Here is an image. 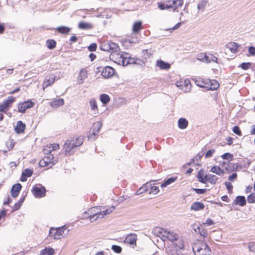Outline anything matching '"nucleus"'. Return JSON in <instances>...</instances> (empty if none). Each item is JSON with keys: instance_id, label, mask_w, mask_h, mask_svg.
Wrapping results in <instances>:
<instances>
[{"instance_id": "37998d69", "label": "nucleus", "mask_w": 255, "mask_h": 255, "mask_svg": "<svg viewBox=\"0 0 255 255\" xmlns=\"http://www.w3.org/2000/svg\"><path fill=\"white\" fill-rule=\"evenodd\" d=\"M100 100L104 104H107L110 101V97L105 94H103L100 96Z\"/></svg>"}, {"instance_id": "c03bdc74", "label": "nucleus", "mask_w": 255, "mask_h": 255, "mask_svg": "<svg viewBox=\"0 0 255 255\" xmlns=\"http://www.w3.org/2000/svg\"><path fill=\"white\" fill-rule=\"evenodd\" d=\"M166 229L161 228H156L155 229V233L158 236H161L163 238L164 236V233H165Z\"/></svg>"}, {"instance_id": "72a5a7b5", "label": "nucleus", "mask_w": 255, "mask_h": 255, "mask_svg": "<svg viewBox=\"0 0 255 255\" xmlns=\"http://www.w3.org/2000/svg\"><path fill=\"white\" fill-rule=\"evenodd\" d=\"M150 187V183H146V184L143 185L141 187H140L137 191L136 194L139 195L144 192H147L149 190V188Z\"/></svg>"}, {"instance_id": "9d476101", "label": "nucleus", "mask_w": 255, "mask_h": 255, "mask_svg": "<svg viewBox=\"0 0 255 255\" xmlns=\"http://www.w3.org/2000/svg\"><path fill=\"white\" fill-rule=\"evenodd\" d=\"M15 101V98L12 96L8 97L6 101L0 104V111L6 113L10 107L11 105Z\"/></svg>"}, {"instance_id": "39448f33", "label": "nucleus", "mask_w": 255, "mask_h": 255, "mask_svg": "<svg viewBox=\"0 0 255 255\" xmlns=\"http://www.w3.org/2000/svg\"><path fill=\"white\" fill-rule=\"evenodd\" d=\"M197 81L195 82V84L197 86L200 87L206 88L208 90H215L217 89L219 87V83L215 80L207 79L206 80L205 85L197 84Z\"/></svg>"}, {"instance_id": "4468645a", "label": "nucleus", "mask_w": 255, "mask_h": 255, "mask_svg": "<svg viewBox=\"0 0 255 255\" xmlns=\"http://www.w3.org/2000/svg\"><path fill=\"white\" fill-rule=\"evenodd\" d=\"M115 72V69L113 67L106 66L103 69L101 74L104 77L109 78L113 76Z\"/></svg>"}, {"instance_id": "3c124183", "label": "nucleus", "mask_w": 255, "mask_h": 255, "mask_svg": "<svg viewBox=\"0 0 255 255\" xmlns=\"http://www.w3.org/2000/svg\"><path fill=\"white\" fill-rule=\"evenodd\" d=\"M247 201L249 203H255V193H252L247 197Z\"/></svg>"}, {"instance_id": "338daca9", "label": "nucleus", "mask_w": 255, "mask_h": 255, "mask_svg": "<svg viewBox=\"0 0 255 255\" xmlns=\"http://www.w3.org/2000/svg\"><path fill=\"white\" fill-rule=\"evenodd\" d=\"M96 48H97V45L96 43H92L88 47V49L90 51H94L96 50Z\"/></svg>"}, {"instance_id": "a19ab883", "label": "nucleus", "mask_w": 255, "mask_h": 255, "mask_svg": "<svg viewBox=\"0 0 255 255\" xmlns=\"http://www.w3.org/2000/svg\"><path fill=\"white\" fill-rule=\"evenodd\" d=\"M56 29L59 32L62 34H67L70 31V28L66 26H59Z\"/></svg>"}, {"instance_id": "0e129e2a", "label": "nucleus", "mask_w": 255, "mask_h": 255, "mask_svg": "<svg viewBox=\"0 0 255 255\" xmlns=\"http://www.w3.org/2000/svg\"><path fill=\"white\" fill-rule=\"evenodd\" d=\"M59 145L57 143L50 144L48 147V148H51V149H52V151L56 150L59 149Z\"/></svg>"}, {"instance_id": "b1692460", "label": "nucleus", "mask_w": 255, "mask_h": 255, "mask_svg": "<svg viewBox=\"0 0 255 255\" xmlns=\"http://www.w3.org/2000/svg\"><path fill=\"white\" fill-rule=\"evenodd\" d=\"M206 183L208 181L211 184L214 185L216 184L218 178L215 175L213 174H206Z\"/></svg>"}, {"instance_id": "0eeeda50", "label": "nucleus", "mask_w": 255, "mask_h": 255, "mask_svg": "<svg viewBox=\"0 0 255 255\" xmlns=\"http://www.w3.org/2000/svg\"><path fill=\"white\" fill-rule=\"evenodd\" d=\"M176 85L184 92H188L191 89V84L188 79L177 81Z\"/></svg>"}, {"instance_id": "7ed1b4c3", "label": "nucleus", "mask_w": 255, "mask_h": 255, "mask_svg": "<svg viewBox=\"0 0 255 255\" xmlns=\"http://www.w3.org/2000/svg\"><path fill=\"white\" fill-rule=\"evenodd\" d=\"M100 48L103 51L111 53V54L119 50V47L117 44L110 41L102 42L100 45Z\"/></svg>"}, {"instance_id": "bb28decb", "label": "nucleus", "mask_w": 255, "mask_h": 255, "mask_svg": "<svg viewBox=\"0 0 255 255\" xmlns=\"http://www.w3.org/2000/svg\"><path fill=\"white\" fill-rule=\"evenodd\" d=\"M71 145L75 146V147L81 145L83 142V137L80 136L76 139H69Z\"/></svg>"}, {"instance_id": "58836bf2", "label": "nucleus", "mask_w": 255, "mask_h": 255, "mask_svg": "<svg viewBox=\"0 0 255 255\" xmlns=\"http://www.w3.org/2000/svg\"><path fill=\"white\" fill-rule=\"evenodd\" d=\"M171 4L173 5V11H175L177 8L183 5V1L182 0H174L172 1Z\"/></svg>"}, {"instance_id": "774afa93", "label": "nucleus", "mask_w": 255, "mask_h": 255, "mask_svg": "<svg viewBox=\"0 0 255 255\" xmlns=\"http://www.w3.org/2000/svg\"><path fill=\"white\" fill-rule=\"evenodd\" d=\"M215 152V149H211V150H209L208 151H207V152H206V154H205V157L206 158H208V157H211L212 155V154L213 153H214Z\"/></svg>"}, {"instance_id": "7c9ffc66", "label": "nucleus", "mask_w": 255, "mask_h": 255, "mask_svg": "<svg viewBox=\"0 0 255 255\" xmlns=\"http://www.w3.org/2000/svg\"><path fill=\"white\" fill-rule=\"evenodd\" d=\"M64 103V100L63 99H58L51 102L50 105L52 108H56L59 106H62Z\"/></svg>"}, {"instance_id": "4be33fe9", "label": "nucleus", "mask_w": 255, "mask_h": 255, "mask_svg": "<svg viewBox=\"0 0 255 255\" xmlns=\"http://www.w3.org/2000/svg\"><path fill=\"white\" fill-rule=\"evenodd\" d=\"M174 247L173 248L183 250L184 248V243L181 239L178 236V239L175 240L173 242Z\"/></svg>"}, {"instance_id": "c9c22d12", "label": "nucleus", "mask_w": 255, "mask_h": 255, "mask_svg": "<svg viewBox=\"0 0 255 255\" xmlns=\"http://www.w3.org/2000/svg\"><path fill=\"white\" fill-rule=\"evenodd\" d=\"M90 106L91 107V109L94 112L95 114H97L98 113V108L96 102V100L94 99H91L90 102Z\"/></svg>"}, {"instance_id": "ea45409f", "label": "nucleus", "mask_w": 255, "mask_h": 255, "mask_svg": "<svg viewBox=\"0 0 255 255\" xmlns=\"http://www.w3.org/2000/svg\"><path fill=\"white\" fill-rule=\"evenodd\" d=\"M149 194H152L153 195H156L159 191V188L157 186H152V184L150 183V187L149 188Z\"/></svg>"}, {"instance_id": "09e8293b", "label": "nucleus", "mask_w": 255, "mask_h": 255, "mask_svg": "<svg viewBox=\"0 0 255 255\" xmlns=\"http://www.w3.org/2000/svg\"><path fill=\"white\" fill-rule=\"evenodd\" d=\"M181 250L172 248L169 252L170 255H183Z\"/></svg>"}, {"instance_id": "9b49d317", "label": "nucleus", "mask_w": 255, "mask_h": 255, "mask_svg": "<svg viewBox=\"0 0 255 255\" xmlns=\"http://www.w3.org/2000/svg\"><path fill=\"white\" fill-rule=\"evenodd\" d=\"M34 103L31 101H27L18 105V111L21 113H24L26 109L33 107Z\"/></svg>"}, {"instance_id": "2f4dec72", "label": "nucleus", "mask_w": 255, "mask_h": 255, "mask_svg": "<svg viewBox=\"0 0 255 255\" xmlns=\"http://www.w3.org/2000/svg\"><path fill=\"white\" fill-rule=\"evenodd\" d=\"M188 125V121L185 118H180L178 121V126L180 129L186 128Z\"/></svg>"}, {"instance_id": "052dcab7", "label": "nucleus", "mask_w": 255, "mask_h": 255, "mask_svg": "<svg viewBox=\"0 0 255 255\" xmlns=\"http://www.w3.org/2000/svg\"><path fill=\"white\" fill-rule=\"evenodd\" d=\"M207 1L206 0H203L200 3L198 4V8L199 9H203L207 3Z\"/></svg>"}, {"instance_id": "1a4fd4ad", "label": "nucleus", "mask_w": 255, "mask_h": 255, "mask_svg": "<svg viewBox=\"0 0 255 255\" xmlns=\"http://www.w3.org/2000/svg\"><path fill=\"white\" fill-rule=\"evenodd\" d=\"M115 209V207L114 206H111L109 208L104 209V208L102 206L94 207L91 208L89 210V212L91 213H93L92 211H96V210H99L100 213L103 215V218L107 215H109L112 213Z\"/></svg>"}, {"instance_id": "e433bc0d", "label": "nucleus", "mask_w": 255, "mask_h": 255, "mask_svg": "<svg viewBox=\"0 0 255 255\" xmlns=\"http://www.w3.org/2000/svg\"><path fill=\"white\" fill-rule=\"evenodd\" d=\"M78 27L82 29H89L93 28V24L91 23L80 22Z\"/></svg>"}, {"instance_id": "ddd939ff", "label": "nucleus", "mask_w": 255, "mask_h": 255, "mask_svg": "<svg viewBox=\"0 0 255 255\" xmlns=\"http://www.w3.org/2000/svg\"><path fill=\"white\" fill-rule=\"evenodd\" d=\"M178 235L174 232L166 230L163 240H167L173 242L178 239Z\"/></svg>"}, {"instance_id": "dca6fc26", "label": "nucleus", "mask_w": 255, "mask_h": 255, "mask_svg": "<svg viewBox=\"0 0 255 255\" xmlns=\"http://www.w3.org/2000/svg\"><path fill=\"white\" fill-rule=\"evenodd\" d=\"M136 235L135 234H130L127 236L125 242L126 243L129 244L131 245H136Z\"/></svg>"}, {"instance_id": "a18cd8bd", "label": "nucleus", "mask_w": 255, "mask_h": 255, "mask_svg": "<svg viewBox=\"0 0 255 255\" xmlns=\"http://www.w3.org/2000/svg\"><path fill=\"white\" fill-rule=\"evenodd\" d=\"M141 28V22L137 21L134 23L132 27V31L134 32H138Z\"/></svg>"}, {"instance_id": "69168bd1", "label": "nucleus", "mask_w": 255, "mask_h": 255, "mask_svg": "<svg viewBox=\"0 0 255 255\" xmlns=\"http://www.w3.org/2000/svg\"><path fill=\"white\" fill-rule=\"evenodd\" d=\"M249 53L251 56L255 55V47L253 46H251L249 47L248 50Z\"/></svg>"}, {"instance_id": "5fc2aeb1", "label": "nucleus", "mask_w": 255, "mask_h": 255, "mask_svg": "<svg viewBox=\"0 0 255 255\" xmlns=\"http://www.w3.org/2000/svg\"><path fill=\"white\" fill-rule=\"evenodd\" d=\"M33 171L30 169H25L23 172V175H25L27 177H30L32 175Z\"/></svg>"}, {"instance_id": "864d4df0", "label": "nucleus", "mask_w": 255, "mask_h": 255, "mask_svg": "<svg viewBox=\"0 0 255 255\" xmlns=\"http://www.w3.org/2000/svg\"><path fill=\"white\" fill-rule=\"evenodd\" d=\"M173 5L170 4H162V3H159L158 4V7L161 9L163 10L165 9H168L169 8L172 7Z\"/></svg>"}, {"instance_id": "20e7f679", "label": "nucleus", "mask_w": 255, "mask_h": 255, "mask_svg": "<svg viewBox=\"0 0 255 255\" xmlns=\"http://www.w3.org/2000/svg\"><path fill=\"white\" fill-rule=\"evenodd\" d=\"M66 230V228H65V226L56 229L51 228L49 231V236L55 240L60 239L64 235H66L68 234L69 230H66Z\"/></svg>"}, {"instance_id": "603ef678", "label": "nucleus", "mask_w": 255, "mask_h": 255, "mask_svg": "<svg viewBox=\"0 0 255 255\" xmlns=\"http://www.w3.org/2000/svg\"><path fill=\"white\" fill-rule=\"evenodd\" d=\"M206 56L207 54L201 53L198 54L197 59L201 62H205Z\"/></svg>"}, {"instance_id": "680f3d73", "label": "nucleus", "mask_w": 255, "mask_h": 255, "mask_svg": "<svg viewBox=\"0 0 255 255\" xmlns=\"http://www.w3.org/2000/svg\"><path fill=\"white\" fill-rule=\"evenodd\" d=\"M251 65V63H243L241 65V68L244 70H247L249 68L250 65Z\"/></svg>"}, {"instance_id": "f704fd0d", "label": "nucleus", "mask_w": 255, "mask_h": 255, "mask_svg": "<svg viewBox=\"0 0 255 255\" xmlns=\"http://www.w3.org/2000/svg\"><path fill=\"white\" fill-rule=\"evenodd\" d=\"M205 175L203 169L200 170L197 176L198 181L202 183H206Z\"/></svg>"}, {"instance_id": "de8ad7c7", "label": "nucleus", "mask_w": 255, "mask_h": 255, "mask_svg": "<svg viewBox=\"0 0 255 255\" xmlns=\"http://www.w3.org/2000/svg\"><path fill=\"white\" fill-rule=\"evenodd\" d=\"M102 123L100 122H96L93 124L92 129L96 131L97 133H99L102 127Z\"/></svg>"}, {"instance_id": "4d7b16f0", "label": "nucleus", "mask_w": 255, "mask_h": 255, "mask_svg": "<svg viewBox=\"0 0 255 255\" xmlns=\"http://www.w3.org/2000/svg\"><path fill=\"white\" fill-rule=\"evenodd\" d=\"M222 158L224 159H232L233 155L230 153H226L222 155Z\"/></svg>"}, {"instance_id": "5701e85b", "label": "nucleus", "mask_w": 255, "mask_h": 255, "mask_svg": "<svg viewBox=\"0 0 255 255\" xmlns=\"http://www.w3.org/2000/svg\"><path fill=\"white\" fill-rule=\"evenodd\" d=\"M237 167V164L228 162L227 163V166H225L224 170V171H226L227 173H230L233 171Z\"/></svg>"}, {"instance_id": "4c0bfd02", "label": "nucleus", "mask_w": 255, "mask_h": 255, "mask_svg": "<svg viewBox=\"0 0 255 255\" xmlns=\"http://www.w3.org/2000/svg\"><path fill=\"white\" fill-rule=\"evenodd\" d=\"M235 204H238L241 206H244L246 204V198L244 196H239L237 197Z\"/></svg>"}, {"instance_id": "f03ea898", "label": "nucleus", "mask_w": 255, "mask_h": 255, "mask_svg": "<svg viewBox=\"0 0 255 255\" xmlns=\"http://www.w3.org/2000/svg\"><path fill=\"white\" fill-rule=\"evenodd\" d=\"M120 50L113 52L110 54V59L119 65L124 66L125 62V58L126 56H128V54L126 53L120 52Z\"/></svg>"}, {"instance_id": "f257e3e1", "label": "nucleus", "mask_w": 255, "mask_h": 255, "mask_svg": "<svg viewBox=\"0 0 255 255\" xmlns=\"http://www.w3.org/2000/svg\"><path fill=\"white\" fill-rule=\"evenodd\" d=\"M195 255H210V250L207 245L200 241H196L192 246Z\"/></svg>"}, {"instance_id": "a211bd4d", "label": "nucleus", "mask_w": 255, "mask_h": 255, "mask_svg": "<svg viewBox=\"0 0 255 255\" xmlns=\"http://www.w3.org/2000/svg\"><path fill=\"white\" fill-rule=\"evenodd\" d=\"M87 71L85 69H82L79 73V75L78 78V83L81 84L84 80L87 78Z\"/></svg>"}, {"instance_id": "8fccbe9b", "label": "nucleus", "mask_w": 255, "mask_h": 255, "mask_svg": "<svg viewBox=\"0 0 255 255\" xmlns=\"http://www.w3.org/2000/svg\"><path fill=\"white\" fill-rule=\"evenodd\" d=\"M135 63V60L134 59L129 57L128 55L126 56L124 66H127L128 64H134Z\"/></svg>"}, {"instance_id": "c756f323", "label": "nucleus", "mask_w": 255, "mask_h": 255, "mask_svg": "<svg viewBox=\"0 0 255 255\" xmlns=\"http://www.w3.org/2000/svg\"><path fill=\"white\" fill-rule=\"evenodd\" d=\"M204 208V205L200 202H196L192 204L191 206V210L194 211H199L203 210Z\"/></svg>"}, {"instance_id": "c85d7f7f", "label": "nucleus", "mask_w": 255, "mask_h": 255, "mask_svg": "<svg viewBox=\"0 0 255 255\" xmlns=\"http://www.w3.org/2000/svg\"><path fill=\"white\" fill-rule=\"evenodd\" d=\"M156 65L163 70H168L170 68V65L168 63L165 62L161 60L157 61Z\"/></svg>"}, {"instance_id": "a878e982", "label": "nucleus", "mask_w": 255, "mask_h": 255, "mask_svg": "<svg viewBox=\"0 0 255 255\" xmlns=\"http://www.w3.org/2000/svg\"><path fill=\"white\" fill-rule=\"evenodd\" d=\"M177 179V176H172L168 178L166 180H165L163 183L161 185V188H164L167 186L168 185L173 183L175 182Z\"/></svg>"}, {"instance_id": "bf43d9fd", "label": "nucleus", "mask_w": 255, "mask_h": 255, "mask_svg": "<svg viewBox=\"0 0 255 255\" xmlns=\"http://www.w3.org/2000/svg\"><path fill=\"white\" fill-rule=\"evenodd\" d=\"M112 249L117 253H120L122 252V248L118 246L113 245Z\"/></svg>"}, {"instance_id": "412c9836", "label": "nucleus", "mask_w": 255, "mask_h": 255, "mask_svg": "<svg viewBox=\"0 0 255 255\" xmlns=\"http://www.w3.org/2000/svg\"><path fill=\"white\" fill-rule=\"evenodd\" d=\"M54 81L55 76H53V75L47 76L43 84V88L44 89L45 87H47L53 84Z\"/></svg>"}, {"instance_id": "6e6552de", "label": "nucleus", "mask_w": 255, "mask_h": 255, "mask_svg": "<svg viewBox=\"0 0 255 255\" xmlns=\"http://www.w3.org/2000/svg\"><path fill=\"white\" fill-rule=\"evenodd\" d=\"M93 213H91L89 212V210L86 211L84 213V216L83 218H89L91 222H94L99 219L103 218V215L100 213L99 210H96V211H92Z\"/></svg>"}, {"instance_id": "6e6d98bb", "label": "nucleus", "mask_w": 255, "mask_h": 255, "mask_svg": "<svg viewBox=\"0 0 255 255\" xmlns=\"http://www.w3.org/2000/svg\"><path fill=\"white\" fill-rule=\"evenodd\" d=\"M98 133H97V132L95 130H93L92 129V133H90L88 135V139L89 140H93L95 139L96 138V136Z\"/></svg>"}, {"instance_id": "2eb2a0df", "label": "nucleus", "mask_w": 255, "mask_h": 255, "mask_svg": "<svg viewBox=\"0 0 255 255\" xmlns=\"http://www.w3.org/2000/svg\"><path fill=\"white\" fill-rule=\"evenodd\" d=\"M21 185L19 183H17L12 186L11 189V195L13 198L16 197L21 189Z\"/></svg>"}, {"instance_id": "423d86ee", "label": "nucleus", "mask_w": 255, "mask_h": 255, "mask_svg": "<svg viewBox=\"0 0 255 255\" xmlns=\"http://www.w3.org/2000/svg\"><path fill=\"white\" fill-rule=\"evenodd\" d=\"M57 161L54 159V157L53 155L48 154L40 161L39 165L42 167L49 166L51 167Z\"/></svg>"}, {"instance_id": "49530a36", "label": "nucleus", "mask_w": 255, "mask_h": 255, "mask_svg": "<svg viewBox=\"0 0 255 255\" xmlns=\"http://www.w3.org/2000/svg\"><path fill=\"white\" fill-rule=\"evenodd\" d=\"M56 43L55 40L51 39L46 41L47 47L50 49H53L56 47Z\"/></svg>"}, {"instance_id": "473e14b6", "label": "nucleus", "mask_w": 255, "mask_h": 255, "mask_svg": "<svg viewBox=\"0 0 255 255\" xmlns=\"http://www.w3.org/2000/svg\"><path fill=\"white\" fill-rule=\"evenodd\" d=\"M211 62L218 63V58L213 54L209 53L207 54L205 63H209Z\"/></svg>"}, {"instance_id": "f8f14e48", "label": "nucleus", "mask_w": 255, "mask_h": 255, "mask_svg": "<svg viewBox=\"0 0 255 255\" xmlns=\"http://www.w3.org/2000/svg\"><path fill=\"white\" fill-rule=\"evenodd\" d=\"M32 192L35 197L40 198L45 196L46 190L44 187L35 186L33 188Z\"/></svg>"}, {"instance_id": "e2e57ef3", "label": "nucleus", "mask_w": 255, "mask_h": 255, "mask_svg": "<svg viewBox=\"0 0 255 255\" xmlns=\"http://www.w3.org/2000/svg\"><path fill=\"white\" fill-rule=\"evenodd\" d=\"M233 131L238 134V135H241V131L239 128L237 126H235L233 128Z\"/></svg>"}, {"instance_id": "aec40b11", "label": "nucleus", "mask_w": 255, "mask_h": 255, "mask_svg": "<svg viewBox=\"0 0 255 255\" xmlns=\"http://www.w3.org/2000/svg\"><path fill=\"white\" fill-rule=\"evenodd\" d=\"M25 128V125L22 122L18 121L16 126L14 128L15 131L17 133H21L24 132Z\"/></svg>"}, {"instance_id": "f3484780", "label": "nucleus", "mask_w": 255, "mask_h": 255, "mask_svg": "<svg viewBox=\"0 0 255 255\" xmlns=\"http://www.w3.org/2000/svg\"><path fill=\"white\" fill-rule=\"evenodd\" d=\"M194 230L196 233L200 234V235L203 238L207 237L208 232L202 225L194 227Z\"/></svg>"}, {"instance_id": "cd10ccee", "label": "nucleus", "mask_w": 255, "mask_h": 255, "mask_svg": "<svg viewBox=\"0 0 255 255\" xmlns=\"http://www.w3.org/2000/svg\"><path fill=\"white\" fill-rule=\"evenodd\" d=\"M238 47L237 43L235 42H230L226 45V48L233 53H235L237 51Z\"/></svg>"}, {"instance_id": "393cba45", "label": "nucleus", "mask_w": 255, "mask_h": 255, "mask_svg": "<svg viewBox=\"0 0 255 255\" xmlns=\"http://www.w3.org/2000/svg\"><path fill=\"white\" fill-rule=\"evenodd\" d=\"M210 172L215 173L219 176H223L225 174L224 170L218 166H213L210 170Z\"/></svg>"}, {"instance_id": "79ce46f5", "label": "nucleus", "mask_w": 255, "mask_h": 255, "mask_svg": "<svg viewBox=\"0 0 255 255\" xmlns=\"http://www.w3.org/2000/svg\"><path fill=\"white\" fill-rule=\"evenodd\" d=\"M54 250L50 248H46L41 251V255H53Z\"/></svg>"}, {"instance_id": "6ab92c4d", "label": "nucleus", "mask_w": 255, "mask_h": 255, "mask_svg": "<svg viewBox=\"0 0 255 255\" xmlns=\"http://www.w3.org/2000/svg\"><path fill=\"white\" fill-rule=\"evenodd\" d=\"M70 143V140L68 139L64 144L65 152L66 155H70L73 154L74 151L72 150V149L74 147H75V146L69 144Z\"/></svg>"}, {"instance_id": "13d9d810", "label": "nucleus", "mask_w": 255, "mask_h": 255, "mask_svg": "<svg viewBox=\"0 0 255 255\" xmlns=\"http://www.w3.org/2000/svg\"><path fill=\"white\" fill-rule=\"evenodd\" d=\"M248 247L250 252L255 253V242L249 243Z\"/></svg>"}]
</instances>
